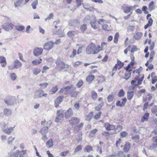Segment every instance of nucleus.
Masks as SVG:
<instances>
[{"mask_svg": "<svg viewBox=\"0 0 157 157\" xmlns=\"http://www.w3.org/2000/svg\"><path fill=\"white\" fill-rule=\"evenodd\" d=\"M119 37V33L118 32L116 33L114 36V42L117 44L118 43Z\"/></svg>", "mask_w": 157, "mask_h": 157, "instance_id": "nucleus-49", "label": "nucleus"}, {"mask_svg": "<svg viewBox=\"0 0 157 157\" xmlns=\"http://www.w3.org/2000/svg\"><path fill=\"white\" fill-rule=\"evenodd\" d=\"M14 25L11 22H6L2 25V28L5 30L8 31L12 29L14 27Z\"/></svg>", "mask_w": 157, "mask_h": 157, "instance_id": "nucleus-14", "label": "nucleus"}, {"mask_svg": "<svg viewBox=\"0 0 157 157\" xmlns=\"http://www.w3.org/2000/svg\"><path fill=\"white\" fill-rule=\"evenodd\" d=\"M43 49L42 48H35L33 51L34 55L37 56L41 55L43 52Z\"/></svg>", "mask_w": 157, "mask_h": 157, "instance_id": "nucleus-19", "label": "nucleus"}, {"mask_svg": "<svg viewBox=\"0 0 157 157\" xmlns=\"http://www.w3.org/2000/svg\"><path fill=\"white\" fill-rule=\"evenodd\" d=\"M142 35L143 34L141 33L137 32L134 35V38L136 40H139L141 38Z\"/></svg>", "mask_w": 157, "mask_h": 157, "instance_id": "nucleus-39", "label": "nucleus"}, {"mask_svg": "<svg viewBox=\"0 0 157 157\" xmlns=\"http://www.w3.org/2000/svg\"><path fill=\"white\" fill-rule=\"evenodd\" d=\"M48 132V127H44L40 131V133L42 135L46 134Z\"/></svg>", "mask_w": 157, "mask_h": 157, "instance_id": "nucleus-37", "label": "nucleus"}, {"mask_svg": "<svg viewBox=\"0 0 157 157\" xmlns=\"http://www.w3.org/2000/svg\"><path fill=\"white\" fill-rule=\"evenodd\" d=\"M124 63L120 61L119 60L117 61V63L115 65H117V67L118 69H120L124 66Z\"/></svg>", "mask_w": 157, "mask_h": 157, "instance_id": "nucleus-42", "label": "nucleus"}, {"mask_svg": "<svg viewBox=\"0 0 157 157\" xmlns=\"http://www.w3.org/2000/svg\"><path fill=\"white\" fill-rule=\"evenodd\" d=\"M148 46H147L144 50V52L145 53L144 57L147 58H148V56H149V58L148 60L147 61L145 64V65L147 67H148L149 63H151L153 61L155 55V52H154V51L150 52V53L149 54V52H148Z\"/></svg>", "mask_w": 157, "mask_h": 157, "instance_id": "nucleus-4", "label": "nucleus"}, {"mask_svg": "<svg viewBox=\"0 0 157 157\" xmlns=\"http://www.w3.org/2000/svg\"><path fill=\"white\" fill-rule=\"evenodd\" d=\"M94 115V113L92 112H90L88 115L85 117V119L87 121H90Z\"/></svg>", "mask_w": 157, "mask_h": 157, "instance_id": "nucleus-34", "label": "nucleus"}, {"mask_svg": "<svg viewBox=\"0 0 157 157\" xmlns=\"http://www.w3.org/2000/svg\"><path fill=\"white\" fill-rule=\"evenodd\" d=\"M77 53V51L75 49H73L71 52V55L70 56L71 58H73L76 55Z\"/></svg>", "mask_w": 157, "mask_h": 157, "instance_id": "nucleus-57", "label": "nucleus"}, {"mask_svg": "<svg viewBox=\"0 0 157 157\" xmlns=\"http://www.w3.org/2000/svg\"><path fill=\"white\" fill-rule=\"evenodd\" d=\"M15 28L18 31H21L24 30L25 29V27L22 25H16L15 26Z\"/></svg>", "mask_w": 157, "mask_h": 157, "instance_id": "nucleus-54", "label": "nucleus"}, {"mask_svg": "<svg viewBox=\"0 0 157 157\" xmlns=\"http://www.w3.org/2000/svg\"><path fill=\"white\" fill-rule=\"evenodd\" d=\"M134 94V92L133 91H128L127 92V98L128 100H131L133 97Z\"/></svg>", "mask_w": 157, "mask_h": 157, "instance_id": "nucleus-33", "label": "nucleus"}, {"mask_svg": "<svg viewBox=\"0 0 157 157\" xmlns=\"http://www.w3.org/2000/svg\"><path fill=\"white\" fill-rule=\"evenodd\" d=\"M80 121V119L77 117H74L69 120V122L71 125L73 126L78 124L79 123Z\"/></svg>", "mask_w": 157, "mask_h": 157, "instance_id": "nucleus-15", "label": "nucleus"}, {"mask_svg": "<svg viewBox=\"0 0 157 157\" xmlns=\"http://www.w3.org/2000/svg\"><path fill=\"white\" fill-rule=\"evenodd\" d=\"M105 78L104 76H98L96 77V80L98 83H101L105 81Z\"/></svg>", "mask_w": 157, "mask_h": 157, "instance_id": "nucleus-27", "label": "nucleus"}, {"mask_svg": "<svg viewBox=\"0 0 157 157\" xmlns=\"http://www.w3.org/2000/svg\"><path fill=\"white\" fill-rule=\"evenodd\" d=\"M4 101L7 105H10L13 104L12 98L11 97H9L7 99L4 100Z\"/></svg>", "mask_w": 157, "mask_h": 157, "instance_id": "nucleus-29", "label": "nucleus"}, {"mask_svg": "<svg viewBox=\"0 0 157 157\" xmlns=\"http://www.w3.org/2000/svg\"><path fill=\"white\" fill-rule=\"evenodd\" d=\"M108 101L109 102H113L114 100V96L113 95L109 94L107 97Z\"/></svg>", "mask_w": 157, "mask_h": 157, "instance_id": "nucleus-48", "label": "nucleus"}, {"mask_svg": "<svg viewBox=\"0 0 157 157\" xmlns=\"http://www.w3.org/2000/svg\"><path fill=\"white\" fill-rule=\"evenodd\" d=\"M84 82L82 79L80 80L77 83L76 86L78 88H80L83 84Z\"/></svg>", "mask_w": 157, "mask_h": 157, "instance_id": "nucleus-52", "label": "nucleus"}, {"mask_svg": "<svg viewBox=\"0 0 157 157\" xmlns=\"http://www.w3.org/2000/svg\"><path fill=\"white\" fill-rule=\"evenodd\" d=\"M13 64L16 69L20 67L22 65L21 63L17 59L14 61L13 62Z\"/></svg>", "mask_w": 157, "mask_h": 157, "instance_id": "nucleus-30", "label": "nucleus"}, {"mask_svg": "<svg viewBox=\"0 0 157 157\" xmlns=\"http://www.w3.org/2000/svg\"><path fill=\"white\" fill-rule=\"evenodd\" d=\"M132 139L135 142L138 143L140 141V136L139 135L133 136L132 137Z\"/></svg>", "mask_w": 157, "mask_h": 157, "instance_id": "nucleus-40", "label": "nucleus"}, {"mask_svg": "<svg viewBox=\"0 0 157 157\" xmlns=\"http://www.w3.org/2000/svg\"><path fill=\"white\" fill-rule=\"evenodd\" d=\"M64 113V110H59L57 111V116L55 118V121L56 122H60L63 118Z\"/></svg>", "mask_w": 157, "mask_h": 157, "instance_id": "nucleus-10", "label": "nucleus"}, {"mask_svg": "<svg viewBox=\"0 0 157 157\" xmlns=\"http://www.w3.org/2000/svg\"><path fill=\"white\" fill-rule=\"evenodd\" d=\"M77 7L81 6L83 2V0H75Z\"/></svg>", "mask_w": 157, "mask_h": 157, "instance_id": "nucleus-62", "label": "nucleus"}, {"mask_svg": "<svg viewBox=\"0 0 157 157\" xmlns=\"http://www.w3.org/2000/svg\"><path fill=\"white\" fill-rule=\"evenodd\" d=\"M3 113L6 116L8 117L11 115L12 112L10 109L6 108L3 109Z\"/></svg>", "mask_w": 157, "mask_h": 157, "instance_id": "nucleus-25", "label": "nucleus"}, {"mask_svg": "<svg viewBox=\"0 0 157 157\" xmlns=\"http://www.w3.org/2000/svg\"><path fill=\"white\" fill-rule=\"evenodd\" d=\"M102 135L105 137H108L110 135H112L111 134V133H110L108 131H105L103 132L102 133Z\"/></svg>", "mask_w": 157, "mask_h": 157, "instance_id": "nucleus-58", "label": "nucleus"}, {"mask_svg": "<svg viewBox=\"0 0 157 157\" xmlns=\"http://www.w3.org/2000/svg\"><path fill=\"white\" fill-rule=\"evenodd\" d=\"M0 63L2 67H5L7 65V62L5 57L3 56H0Z\"/></svg>", "mask_w": 157, "mask_h": 157, "instance_id": "nucleus-23", "label": "nucleus"}, {"mask_svg": "<svg viewBox=\"0 0 157 157\" xmlns=\"http://www.w3.org/2000/svg\"><path fill=\"white\" fill-rule=\"evenodd\" d=\"M104 127L106 131H113L111 134H117L121 131L123 129V127L121 125H118L116 127L114 124H111L108 122H105L104 124Z\"/></svg>", "mask_w": 157, "mask_h": 157, "instance_id": "nucleus-1", "label": "nucleus"}, {"mask_svg": "<svg viewBox=\"0 0 157 157\" xmlns=\"http://www.w3.org/2000/svg\"><path fill=\"white\" fill-rule=\"evenodd\" d=\"M125 94V92L123 89H121L117 94V96L119 97H123Z\"/></svg>", "mask_w": 157, "mask_h": 157, "instance_id": "nucleus-44", "label": "nucleus"}, {"mask_svg": "<svg viewBox=\"0 0 157 157\" xmlns=\"http://www.w3.org/2000/svg\"><path fill=\"white\" fill-rule=\"evenodd\" d=\"M152 140L153 143V145H155V146H157V136L153 137Z\"/></svg>", "mask_w": 157, "mask_h": 157, "instance_id": "nucleus-64", "label": "nucleus"}, {"mask_svg": "<svg viewBox=\"0 0 157 157\" xmlns=\"http://www.w3.org/2000/svg\"><path fill=\"white\" fill-rule=\"evenodd\" d=\"M55 43L53 42L50 41L46 42L43 45L44 49L49 51L51 49L54 47Z\"/></svg>", "mask_w": 157, "mask_h": 157, "instance_id": "nucleus-11", "label": "nucleus"}, {"mask_svg": "<svg viewBox=\"0 0 157 157\" xmlns=\"http://www.w3.org/2000/svg\"><path fill=\"white\" fill-rule=\"evenodd\" d=\"M149 117V113H145L141 118V122H144L147 121Z\"/></svg>", "mask_w": 157, "mask_h": 157, "instance_id": "nucleus-32", "label": "nucleus"}, {"mask_svg": "<svg viewBox=\"0 0 157 157\" xmlns=\"http://www.w3.org/2000/svg\"><path fill=\"white\" fill-rule=\"evenodd\" d=\"M24 2V0H17L14 3L15 6L16 7L20 6Z\"/></svg>", "mask_w": 157, "mask_h": 157, "instance_id": "nucleus-43", "label": "nucleus"}, {"mask_svg": "<svg viewBox=\"0 0 157 157\" xmlns=\"http://www.w3.org/2000/svg\"><path fill=\"white\" fill-rule=\"evenodd\" d=\"M91 96L92 99L95 100L98 97V94L94 90H92L91 92Z\"/></svg>", "mask_w": 157, "mask_h": 157, "instance_id": "nucleus-38", "label": "nucleus"}, {"mask_svg": "<svg viewBox=\"0 0 157 157\" xmlns=\"http://www.w3.org/2000/svg\"><path fill=\"white\" fill-rule=\"evenodd\" d=\"M101 51V46L98 45L96 46L94 43H91L86 47V52L88 54H96Z\"/></svg>", "mask_w": 157, "mask_h": 157, "instance_id": "nucleus-2", "label": "nucleus"}, {"mask_svg": "<svg viewBox=\"0 0 157 157\" xmlns=\"http://www.w3.org/2000/svg\"><path fill=\"white\" fill-rule=\"evenodd\" d=\"M103 30L105 31H109L110 29V27L106 24H104L101 25Z\"/></svg>", "mask_w": 157, "mask_h": 157, "instance_id": "nucleus-51", "label": "nucleus"}, {"mask_svg": "<svg viewBox=\"0 0 157 157\" xmlns=\"http://www.w3.org/2000/svg\"><path fill=\"white\" fill-rule=\"evenodd\" d=\"M98 131V129L96 128L92 130L90 132L89 136L91 137H94Z\"/></svg>", "mask_w": 157, "mask_h": 157, "instance_id": "nucleus-45", "label": "nucleus"}, {"mask_svg": "<svg viewBox=\"0 0 157 157\" xmlns=\"http://www.w3.org/2000/svg\"><path fill=\"white\" fill-rule=\"evenodd\" d=\"M151 14H148L146 16L147 19L148 20L147 23L144 26V29H146L148 27H151L152 25L153 20L151 17L149 18V17H151Z\"/></svg>", "mask_w": 157, "mask_h": 157, "instance_id": "nucleus-18", "label": "nucleus"}, {"mask_svg": "<svg viewBox=\"0 0 157 157\" xmlns=\"http://www.w3.org/2000/svg\"><path fill=\"white\" fill-rule=\"evenodd\" d=\"M143 70V68L141 67H140L134 70L132 72L133 73H136L138 74V75L136 76L135 79L137 80L138 84H140L144 78V75L141 73Z\"/></svg>", "mask_w": 157, "mask_h": 157, "instance_id": "nucleus-3", "label": "nucleus"}, {"mask_svg": "<svg viewBox=\"0 0 157 157\" xmlns=\"http://www.w3.org/2000/svg\"><path fill=\"white\" fill-rule=\"evenodd\" d=\"M73 85L70 86H68L62 87L59 91L58 93L60 94L63 95H67L69 94L70 89L72 88Z\"/></svg>", "mask_w": 157, "mask_h": 157, "instance_id": "nucleus-8", "label": "nucleus"}, {"mask_svg": "<svg viewBox=\"0 0 157 157\" xmlns=\"http://www.w3.org/2000/svg\"><path fill=\"white\" fill-rule=\"evenodd\" d=\"M75 31H70L68 32L67 35L69 37L73 38L75 36Z\"/></svg>", "mask_w": 157, "mask_h": 157, "instance_id": "nucleus-46", "label": "nucleus"}, {"mask_svg": "<svg viewBox=\"0 0 157 157\" xmlns=\"http://www.w3.org/2000/svg\"><path fill=\"white\" fill-rule=\"evenodd\" d=\"M41 71V70L40 68H36L33 69V73L34 75H36L40 73Z\"/></svg>", "mask_w": 157, "mask_h": 157, "instance_id": "nucleus-50", "label": "nucleus"}, {"mask_svg": "<svg viewBox=\"0 0 157 157\" xmlns=\"http://www.w3.org/2000/svg\"><path fill=\"white\" fill-rule=\"evenodd\" d=\"M105 21V20L103 18L100 19L98 21L95 18L94 20L90 22V24L92 28L94 29L99 30L101 27V25Z\"/></svg>", "mask_w": 157, "mask_h": 157, "instance_id": "nucleus-5", "label": "nucleus"}, {"mask_svg": "<svg viewBox=\"0 0 157 157\" xmlns=\"http://www.w3.org/2000/svg\"><path fill=\"white\" fill-rule=\"evenodd\" d=\"M95 78L94 75H88L86 78V81L89 83H91Z\"/></svg>", "mask_w": 157, "mask_h": 157, "instance_id": "nucleus-24", "label": "nucleus"}, {"mask_svg": "<svg viewBox=\"0 0 157 157\" xmlns=\"http://www.w3.org/2000/svg\"><path fill=\"white\" fill-rule=\"evenodd\" d=\"M104 105V101H102L95 108V110L96 111H99L100 110L102 107Z\"/></svg>", "mask_w": 157, "mask_h": 157, "instance_id": "nucleus-35", "label": "nucleus"}, {"mask_svg": "<svg viewBox=\"0 0 157 157\" xmlns=\"http://www.w3.org/2000/svg\"><path fill=\"white\" fill-rule=\"evenodd\" d=\"M122 9L125 13H128L133 9V7L124 4L122 6Z\"/></svg>", "mask_w": 157, "mask_h": 157, "instance_id": "nucleus-21", "label": "nucleus"}, {"mask_svg": "<svg viewBox=\"0 0 157 157\" xmlns=\"http://www.w3.org/2000/svg\"><path fill=\"white\" fill-rule=\"evenodd\" d=\"M123 155V151H117L114 152L113 154L110 155V157H122Z\"/></svg>", "mask_w": 157, "mask_h": 157, "instance_id": "nucleus-26", "label": "nucleus"}, {"mask_svg": "<svg viewBox=\"0 0 157 157\" xmlns=\"http://www.w3.org/2000/svg\"><path fill=\"white\" fill-rule=\"evenodd\" d=\"M46 145L49 147H51L53 145V140L51 139L48 141L46 143Z\"/></svg>", "mask_w": 157, "mask_h": 157, "instance_id": "nucleus-55", "label": "nucleus"}, {"mask_svg": "<svg viewBox=\"0 0 157 157\" xmlns=\"http://www.w3.org/2000/svg\"><path fill=\"white\" fill-rule=\"evenodd\" d=\"M42 62V59L40 58H39L38 60L35 59L32 61V63L36 66L37 65Z\"/></svg>", "mask_w": 157, "mask_h": 157, "instance_id": "nucleus-41", "label": "nucleus"}, {"mask_svg": "<svg viewBox=\"0 0 157 157\" xmlns=\"http://www.w3.org/2000/svg\"><path fill=\"white\" fill-rule=\"evenodd\" d=\"M47 94L44 93V91L42 90H38L35 93L34 98H41L42 97H46Z\"/></svg>", "mask_w": 157, "mask_h": 157, "instance_id": "nucleus-13", "label": "nucleus"}, {"mask_svg": "<svg viewBox=\"0 0 157 157\" xmlns=\"http://www.w3.org/2000/svg\"><path fill=\"white\" fill-rule=\"evenodd\" d=\"M15 137H13L12 136L9 137L7 139V143L8 144H11L15 139Z\"/></svg>", "mask_w": 157, "mask_h": 157, "instance_id": "nucleus-53", "label": "nucleus"}, {"mask_svg": "<svg viewBox=\"0 0 157 157\" xmlns=\"http://www.w3.org/2000/svg\"><path fill=\"white\" fill-rule=\"evenodd\" d=\"M101 114V112H99L98 113L96 114L94 116V119L96 120H98L100 118Z\"/></svg>", "mask_w": 157, "mask_h": 157, "instance_id": "nucleus-56", "label": "nucleus"}, {"mask_svg": "<svg viewBox=\"0 0 157 157\" xmlns=\"http://www.w3.org/2000/svg\"><path fill=\"white\" fill-rule=\"evenodd\" d=\"M10 77L14 81L16 79L17 76L14 73H12L10 74Z\"/></svg>", "mask_w": 157, "mask_h": 157, "instance_id": "nucleus-63", "label": "nucleus"}, {"mask_svg": "<svg viewBox=\"0 0 157 157\" xmlns=\"http://www.w3.org/2000/svg\"><path fill=\"white\" fill-rule=\"evenodd\" d=\"M48 85V83L47 82H44L40 83L39 84V86L41 89H44L46 88Z\"/></svg>", "mask_w": 157, "mask_h": 157, "instance_id": "nucleus-59", "label": "nucleus"}, {"mask_svg": "<svg viewBox=\"0 0 157 157\" xmlns=\"http://www.w3.org/2000/svg\"><path fill=\"white\" fill-rule=\"evenodd\" d=\"M87 25L86 24L82 25L80 27V30L81 33H83L87 29Z\"/></svg>", "mask_w": 157, "mask_h": 157, "instance_id": "nucleus-36", "label": "nucleus"}, {"mask_svg": "<svg viewBox=\"0 0 157 157\" xmlns=\"http://www.w3.org/2000/svg\"><path fill=\"white\" fill-rule=\"evenodd\" d=\"M57 67L59 68L60 70H64V71H68V69L70 68L71 66L68 64H65V63L61 61L60 60H57L56 62Z\"/></svg>", "mask_w": 157, "mask_h": 157, "instance_id": "nucleus-6", "label": "nucleus"}, {"mask_svg": "<svg viewBox=\"0 0 157 157\" xmlns=\"http://www.w3.org/2000/svg\"><path fill=\"white\" fill-rule=\"evenodd\" d=\"M8 123H4L1 126V128L3 132L8 135L10 134L14 131V128L15 126L13 127H9Z\"/></svg>", "mask_w": 157, "mask_h": 157, "instance_id": "nucleus-7", "label": "nucleus"}, {"mask_svg": "<svg viewBox=\"0 0 157 157\" xmlns=\"http://www.w3.org/2000/svg\"><path fill=\"white\" fill-rule=\"evenodd\" d=\"M84 150L85 152L89 153L93 150V147L90 145H87L85 147Z\"/></svg>", "mask_w": 157, "mask_h": 157, "instance_id": "nucleus-28", "label": "nucleus"}, {"mask_svg": "<svg viewBox=\"0 0 157 157\" xmlns=\"http://www.w3.org/2000/svg\"><path fill=\"white\" fill-rule=\"evenodd\" d=\"M79 92L76 90V88L73 86L71 89H70L69 91V94L70 96L72 98H76L77 97Z\"/></svg>", "mask_w": 157, "mask_h": 157, "instance_id": "nucleus-12", "label": "nucleus"}, {"mask_svg": "<svg viewBox=\"0 0 157 157\" xmlns=\"http://www.w3.org/2000/svg\"><path fill=\"white\" fill-rule=\"evenodd\" d=\"M123 147V151L125 152H128L129 151L131 148V144L128 141L125 142L124 145H121V147L122 148Z\"/></svg>", "mask_w": 157, "mask_h": 157, "instance_id": "nucleus-20", "label": "nucleus"}, {"mask_svg": "<svg viewBox=\"0 0 157 157\" xmlns=\"http://www.w3.org/2000/svg\"><path fill=\"white\" fill-rule=\"evenodd\" d=\"M73 115V112L72 109L70 108L67 111L64 113V116L66 118H68Z\"/></svg>", "mask_w": 157, "mask_h": 157, "instance_id": "nucleus-22", "label": "nucleus"}, {"mask_svg": "<svg viewBox=\"0 0 157 157\" xmlns=\"http://www.w3.org/2000/svg\"><path fill=\"white\" fill-rule=\"evenodd\" d=\"M26 153V150H22L20 151L19 150H17L15 152L13 153H11L10 154V156L12 157H18L19 155V157H24L23 156Z\"/></svg>", "mask_w": 157, "mask_h": 157, "instance_id": "nucleus-9", "label": "nucleus"}, {"mask_svg": "<svg viewBox=\"0 0 157 157\" xmlns=\"http://www.w3.org/2000/svg\"><path fill=\"white\" fill-rule=\"evenodd\" d=\"M58 90V86L57 85L54 86H53L52 89L50 91L51 94H54L56 93Z\"/></svg>", "mask_w": 157, "mask_h": 157, "instance_id": "nucleus-47", "label": "nucleus"}, {"mask_svg": "<svg viewBox=\"0 0 157 157\" xmlns=\"http://www.w3.org/2000/svg\"><path fill=\"white\" fill-rule=\"evenodd\" d=\"M64 97L63 96L60 95L57 97L55 99L54 105L55 106L56 108H57L59 106V105L63 101Z\"/></svg>", "mask_w": 157, "mask_h": 157, "instance_id": "nucleus-16", "label": "nucleus"}, {"mask_svg": "<svg viewBox=\"0 0 157 157\" xmlns=\"http://www.w3.org/2000/svg\"><path fill=\"white\" fill-rule=\"evenodd\" d=\"M154 2L153 1H151L148 5L149 9L150 11L154 9Z\"/></svg>", "mask_w": 157, "mask_h": 157, "instance_id": "nucleus-60", "label": "nucleus"}, {"mask_svg": "<svg viewBox=\"0 0 157 157\" xmlns=\"http://www.w3.org/2000/svg\"><path fill=\"white\" fill-rule=\"evenodd\" d=\"M135 64L134 61H131L130 64L125 67V70L127 71L131 72L132 71V69L130 68V66H133Z\"/></svg>", "mask_w": 157, "mask_h": 157, "instance_id": "nucleus-31", "label": "nucleus"}, {"mask_svg": "<svg viewBox=\"0 0 157 157\" xmlns=\"http://www.w3.org/2000/svg\"><path fill=\"white\" fill-rule=\"evenodd\" d=\"M82 146L80 145L78 146L75 148L74 151L76 153L78 151H81L82 150Z\"/></svg>", "mask_w": 157, "mask_h": 157, "instance_id": "nucleus-61", "label": "nucleus"}, {"mask_svg": "<svg viewBox=\"0 0 157 157\" xmlns=\"http://www.w3.org/2000/svg\"><path fill=\"white\" fill-rule=\"evenodd\" d=\"M127 101V100L126 97L121 99V100H118L117 101L116 105L117 106H120L123 107L125 106V104Z\"/></svg>", "mask_w": 157, "mask_h": 157, "instance_id": "nucleus-17", "label": "nucleus"}]
</instances>
